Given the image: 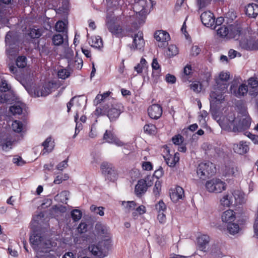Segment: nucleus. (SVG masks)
<instances>
[{
	"label": "nucleus",
	"mask_w": 258,
	"mask_h": 258,
	"mask_svg": "<svg viewBox=\"0 0 258 258\" xmlns=\"http://www.w3.org/2000/svg\"><path fill=\"white\" fill-rule=\"evenodd\" d=\"M216 119L223 130L233 132L248 129L251 122V118L245 109L237 114L234 112H228L225 115L216 117Z\"/></svg>",
	"instance_id": "1"
},
{
	"label": "nucleus",
	"mask_w": 258,
	"mask_h": 258,
	"mask_svg": "<svg viewBox=\"0 0 258 258\" xmlns=\"http://www.w3.org/2000/svg\"><path fill=\"white\" fill-rule=\"evenodd\" d=\"M30 241L32 247L36 252L37 258L45 256V254L41 253H47L52 251L53 248L56 246V243L46 239L45 237L38 233H33L31 235Z\"/></svg>",
	"instance_id": "2"
},
{
	"label": "nucleus",
	"mask_w": 258,
	"mask_h": 258,
	"mask_svg": "<svg viewBox=\"0 0 258 258\" xmlns=\"http://www.w3.org/2000/svg\"><path fill=\"white\" fill-rule=\"evenodd\" d=\"M230 74L227 72H222L219 75V77L216 79L217 85V88L211 92L210 97L211 98V104H215L217 102H220L224 98L223 94L225 93L228 85L227 82L229 79Z\"/></svg>",
	"instance_id": "3"
},
{
	"label": "nucleus",
	"mask_w": 258,
	"mask_h": 258,
	"mask_svg": "<svg viewBox=\"0 0 258 258\" xmlns=\"http://www.w3.org/2000/svg\"><path fill=\"white\" fill-rule=\"evenodd\" d=\"M239 44L246 50H253L258 49V31L245 33L244 35L241 31Z\"/></svg>",
	"instance_id": "4"
},
{
	"label": "nucleus",
	"mask_w": 258,
	"mask_h": 258,
	"mask_svg": "<svg viewBox=\"0 0 258 258\" xmlns=\"http://www.w3.org/2000/svg\"><path fill=\"white\" fill-rule=\"evenodd\" d=\"M217 33L220 37L222 38L239 39L241 35V29L235 25H223L217 29Z\"/></svg>",
	"instance_id": "5"
},
{
	"label": "nucleus",
	"mask_w": 258,
	"mask_h": 258,
	"mask_svg": "<svg viewBox=\"0 0 258 258\" xmlns=\"http://www.w3.org/2000/svg\"><path fill=\"white\" fill-rule=\"evenodd\" d=\"M226 183L219 178H214L208 180L205 184L210 192L221 193L226 189Z\"/></svg>",
	"instance_id": "6"
},
{
	"label": "nucleus",
	"mask_w": 258,
	"mask_h": 258,
	"mask_svg": "<svg viewBox=\"0 0 258 258\" xmlns=\"http://www.w3.org/2000/svg\"><path fill=\"white\" fill-rule=\"evenodd\" d=\"M197 172L201 179H204L216 173V168L210 162H202L199 164Z\"/></svg>",
	"instance_id": "7"
},
{
	"label": "nucleus",
	"mask_w": 258,
	"mask_h": 258,
	"mask_svg": "<svg viewBox=\"0 0 258 258\" xmlns=\"http://www.w3.org/2000/svg\"><path fill=\"white\" fill-rule=\"evenodd\" d=\"M56 85L51 82L45 84L42 87L35 88L33 90H28V93L34 97L46 96L54 91Z\"/></svg>",
	"instance_id": "8"
},
{
	"label": "nucleus",
	"mask_w": 258,
	"mask_h": 258,
	"mask_svg": "<svg viewBox=\"0 0 258 258\" xmlns=\"http://www.w3.org/2000/svg\"><path fill=\"white\" fill-rule=\"evenodd\" d=\"M6 52L10 57L15 56L18 52V48L17 47L14 38V33L9 32L6 36Z\"/></svg>",
	"instance_id": "9"
},
{
	"label": "nucleus",
	"mask_w": 258,
	"mask_h": 258,
	"mask_svg": "<svg viewBox=\"0 0 258 258\" xmlns=\"http://www.w3.org/2000/svg\"><path fill=\"white\" fill-rule=\"evenodd\" d=\"M106 24L108 31L116 37H120L123 36V31L121 27L115 22L114 18L106 17Z\"/></svg>",
	"instance_id": "10"
},
{
	"label": "nucleus",
	"mask_w": 258,
	"mask_h": 258,
	"mask_svg": "<svg viewBox=\"0 0 258 258\" xmlns=\"http://www.w3.org/2000/svg\"><path fill=\"white\" fill-rule=\"evenodd\" d=\"M102 172L106 175V178L110 181H114L117 178V173L113 165L107 162H103L101 165Z\"/></svg>",
	"instance_id": "11"
},
{
	"label": "nucleus",
	"mask_w": 258,
	"mask_h": 258,
	"mask_svg": "<svg viewBox=\"0 0 258 258\" xmlns=\"http://www.w3.org/2000/svg\"><path fill=\"white\" fill-rule=\"evenodd\" d=\"M152 179V176H147L145 179H142L139 180L135 187L136 195L139 196L146 192L147 187L152 185L153 183Z\"/></svg>",
	"instance_id": "12"
},
{
	"label": "nucleus",
	"mask_w": 258,
	"mask_h": 258,
	"mask_svg": "<svg viewBox=\"0 0 258 258\" xmlns=\"http://www.w3.org/2000/svg\"><path fill=\"white\" fill-rule=\"evenodd\" d=\"M11 0H0V23L6 24L9 21L8 16L10 14L9 7L6 6Z\"/></svg>",
	"instance_id": "13"
},
{
	"label": "nucleus",
	"mask_w": 258,
	"mask_h": 258,
	"mask_svg": "<svg viewBox=\"0 0 258 258\" xmlns=\"http://www.w3.org/2000/svg\"><path fill=\"white\" fill-rule=\"evenodd\" d=\"M154 38L158 42V46L164 47L170 39L169 34L165 31L158 30L154 34Z\"/></svg>",
	"instance_id": "14"
},
{
	"label": "nucleus",
	"mask_w": 258,
	"mask_h": 258,
	"mask_svg": "<svg viewBox=\"0 0 258 258\" xmlns=\"http://www.w3.org/2000/svg\"><path fill=\"white\" fill-rule=\"evenodd\" d=\"M133 39V43L131 48L134 50H141L145 45V41L143 39V34L142 32L138 31L132 35Z\"/></svg>",
	"instance_id": "15"
},
{
	"label": "nucleus",
	"mask_w": 258,
	"mask_h": 258,
	"mask_svg": "<svg viewBox=\"0 0 258 258\" xmlns=\"http://www.w3.org/2000/svg\"><path fill=\"white\" fill-rule=\"evenodd\" d=\"M103 140H105L106 142L114 144L117 147H122L125 145V144L120 140L111 131H106L103 135Z\"/></svg>",
	"instance_id": "16"
},
{
	"label": "nucleus",
	"mask_w": 258,
	"mask_h": 258,
	"mask_svg": "<svg viewBox=\"0 0 258 258\" xmlns=\"http://www.w3.org/2000/svg\"><path fill=\"white\" fill-rule=\"evenodd\" d=\"M201 19L203 24L212 29H215V17L213 13L210 11H206L203 13L201 15Z\"/></svg>",
	"instance_id": "17"
},
{
	"label": "nucleus",
	"mask_w": 258,
	"mask_h": 258,
	"mask_svg": "<svg viewBox=\"0 0 258 258\" xmlns=\"http://www.w3.org/2000/svg\"><path fill=\"white\" fill-rule=\"evenodd\" d=\"M224 174L229 177H237L241 175V169L233 164L228 165L225 167Z\"/></svg>",
	"instance_id": "18"
},
{
	"label": "nucleus",
	"mask_w": 258,
	"mask_h": 258,
	"mask_svg": "<svg viewBox=\"0 0 258 258\" xmlns=\"http://www.w3.org/2000/svg\"><path fill=\"white\" fill-rule=\"evenodd\" d=\"M170 197L173 202H177L179 200L184 197V191L183 189L179 186L171 189L170 190Z\"/></svg>",
	"instance_id": "19"
},
{
	"label": "nucleus",
	"mask_w": 258,
	"mask_h": 258,
	"mask_svg": "<svg viewBox=\"0 0 258 258\" xmlns=\"http://www.w3.org/2000/svg\"><path fill=\"white\" fill-rule=\"evenodd\" d=\"M234 198L233 192L227 191L220 199V205L224 207H229L233 204Z\"/></svg>",
	"instance_id": "20"
},
{
	"label": "nucleus",
	"mask_w": 258,
	"mask_h": 258,
	"mask_svg": "<svg viewBox=\"0 0 258 258\" xmlns=\"http://www.w3.org/2000/svg\"><path fill=\"white\" fill-rule=\"evenodd\" d=\"M148 112L151 118L157 119L162 114V108L159 104H152L148 108Z\"/></svg>",
	"instance_id": "21"
},
{
	"label": "nucleus",
	"mask_w": 258,
	"mask_h": 258,
	"mask_svg": "<svg viewBox=\"0 0 258 258\" xmlns=\"http://www.w3.org/2000/svg\"><path fill=\"white\" fill-rule=\"evenodd\" d=\"M210 241V237L206 234H202L197 239V244L199 249L203 251H207V246Z\"/></svg>",
	"instance_id": "22"
},
{
	"label": "nucleus",
	"mask_w": 258,
	"mask_h": 258,
	"mask_svg": "<svg viewBox=\"0 0 258 258\" xmlns=\"http://www.w3.org/2000/svg\"><path fill=\"white\" fill-rule=\"evenodd\" d=\"M230 91L231 94H233L238 98H240L245 96L248 92L247 85L244 84H241L236 89L234 85H231Z\"/></svg>",
	"instance_id": "23"
},
{
	"label": "nucleus",
	"mask_w": 258,
	"mask_h": 258,
	"mask_svg": "<svg viewBox=\"0 0 258 258\" xmlns=\"http://www.w3.org/2000/svg\"><path fill=\"white\" fill-rule=\"evenodd\" d=\"M100 246V244L98 245H91L89 247V249L92 254L99 258H103L107 255V252L105 247L102 248Z\"/></svg>",
	"instance_id": "24"
},
{
	"label": "nucleus",
	"mask_w": 258,
	"mask_h": 258,
	"mask_svg": "<svg viewBox=\"0 0 258 258\" xmlns=\"http://www.w3.org/2000/svg\"><path fill=\"white\" fill-rule=\"evenodd\" d=\"M233 149L235 153L240 155H243L248 151L249 145L246 142L240 141L239 143L234 144Z\"/></svg>",
	"instance_id": "25"
},
{
	"label": "nucleus",
	"mask_w": 258,
	"mask_h": 258,
	"mask_svg": "<svg viewBox=\"0 0 258 258\" xmlns=\"http://www.w3.org/2000/svg\"><path fill=\"white\" fill-rule=\"evenodd\" d=\"M42 146L43 147L41 153L44 155L49 153L53 150L54 147V142L51 137H49L42 143Z\"/></svg>",
	"instance_id": "26"
},
{
	"label": "nucleus",
	"mask_w": 258,
	"mask_h": 258,
	"mask_svg": "<svg viewBox=\"0 0 258 258\" xmlns=\"http://www.w3.org/2000/svg\"><path fill=\"white\" fill-rule=\"evenodd\" d=\"M146 3L144 1H140L133 5L134 11L140 16L143 17L145 15L147 11L146 9Z\"/></svg>",
	"instance_id": "27"
},
{
	"label": "nucleus",
	"mask_w": 258,
	"mask_h": 258,
	"mask_svg": "<svg viewBox=\"0 0 258 258\" xmlns=\"http://www.w3.org/2000/svg\"><path fill=\"white\" fill-rule=\"evenodd\" d=\"M235 218V213L234 211L230 209L224 212L221 216L222 221L228 224L233 223Z\"/></svg>",
	"instance_id": "28"
},
{
	"label": "nucleus",
	"mask_w": 258,
	"mask_h": 258,
	"mask_svg": "<svg viewBox=\"0 0 258 258\" xmlns=\"http://www.w3.org/2000/svg\"><path fill=\"white\" fill-rule=\"evenodd\" d=\"M246 14L250 17L255 18L258 15V5L250 4L246 8Z\"/></svg>",
	"instance_id": "29"
},
{
	"label": "nucleus",
	"mask_w": 258,
	"mask_h": 258,
	"mask_svg": "<svg viewBox=\"0 0 258 258\" xmlns=\"http://www.w3.org/2000/svg\"><path fill=\"white\" fill-rule=\"evenodd\" d=\"M26 105L23 103H18L10 107L9 110L13 115H19L23 113Z\"/></svg>",
	"instance_id": "30"
},
{
	"label": "nucleus",
	"mask_w": 258,
	"mask_h": 258,
	"mask_svg": "<svg viewBox=\"0 0 258 258\" xmlns=\"http://www.w3.org/2000/svg\"><path fill=\"white\" fill-rule=\"evenodd\" d=\"M89 44L93 47L100 48L103 47V41L99 36H94L88 39Z\"/></svg>",
	"instance_id": "31"
},
{
	"label": "nucleus",
	"mask_w": 258,
	"mask_h": 258,
	"mask_svg": "<svg viewBox=\"0 0 258 258\" xmlns=\"http://www.w3.org/2000/svg\"><path fill=\"white\" fill-rule=\"evenodd\" d=\"M233 195L234 197V202L235 204H242L245 202V196L242 192L235 190L233 192Z\"/></svg>",
	"instance_id": "32"
},
{
	"label": "nucleus",
	"mask_w": 258,
	"mask_h": 258,
	"mask_svg": "<svg viewBox=\"0 0 258 258\" xmlns=\"http://www.w3.org/2000/svg\"><path fill=\"white\" fill-rule=\"evenodd\" d=\"M179 160V154L176 153L174 155H170L167 159L166 162L167 165L171 167H173L175 166L176 164L178 162Z\"/></svg>",
	"instance_id": "33"
},
{
	"label": "nucleus",
	"mask_w": 258,
	"mask_h": 258,
	"mask_svg": "<svg viewBox=\"0 0 258 258\" xmlns=\"http://www.w3.org/2000/svg\"><path fill=\"white\" fill-rule=\"evenodd\" d=\"M69 192L67 190H64L55 196L54 199L56 201L62 203L67 204V201L69 198Z\"/></svg>",
	"instance_id": "34"
},
{
	"label": "nucleus",
	"mask_w": 258,
	"mask_h": 258,
	"mask_svg": "<svg viewBox=\"0 0 258 258\" xmlns=\"http://www.w3.org/2000/svg\"><path fill=\"white\" fill-rule=\"evenodd\" d=\"M248 84L249 87L254 89V93L251 94H258V79L256 78L251 77L248 80Z\"/></svg>",
	"instance_id": "35"
},
{
	"label": "nucleus",
	"mask_w": 258,
	"mask_h": 258,
	"mask_svg": "<svg viewBox=\"0 0 258 258\" xmlns=\"http://www.w3.org/2000/svg\"><path fill=\"white\" fill-rule=\"evenodd\" d=\"M120 114V111L115 107H111L107 111V116L111 121L117 118Z\"/></svg>",
	"instance_id": "36"
},
{
	"label": "nucleus",
	"mask_w": 258,
	"mask_h": 258,
	"mask_svg": "<svg viewBox=\"0 0 258 258\" xmlns=\"http://www.w3.org/2000/svg\"><path fill=\"white\" fill-rule=\"evenodd\" d=\"M96 228L99 233L105 237H109V228L105 225L102 224H97L96 226Z\"/></svg>",
	"instance_id": "37"
},
{
	"label": "nucleus",
	"mask_w": 258,
	"mask_h": 258,
	"mask_svg": "<svg viewBox=\"0 0 258 258\" xmlns=\"http://www.w3.org/2000/svg\"><path fill=\"white\" fill-rule=\"evenodd\" d=\"M152 68L153 69L152 75L156 78L161 72L160 66L156 58L153 59L152 63Z\"/></svg>",
	"instance_id": "38"
},
{
	"label": "nucleus",
	"mask_w": 258,
	"mask_h": 258,
	"mask_svg": "<svg viewBox=\"0 0 258 258\" xmlns=\"http://www.w3.org/2000/svg\"><path fill=\"white\" fill-rule=\"evenodd\" d=\"M122 206L125 212H130L135 209L137 205L134 201H123L122 202Z\"/></svg>",
	"instance_id": "39"
},
{
	"label": "nucleus",
	"mask_w": 258,
	"mask_h": 258,
	"mask_svg": "<svg viewBox=\"0 0 258 258\" xmlns=\"http://www.w3.org/2000/svg\"><path fill=\"white\" fill-rule=\"evenodd\" d=\"M166 53L169 57H172L178 54L179 50L175 45L171 44L168 46Z\"/></svg>",
	"instance_id": "40"
},
{
	"label": "nucleus",
	"mask_w": 258,
	"mask_h": 258,
	"mask_svg": "<svg viewBox=\"0 0 258 258\" xmlns=\"http://www.w3.org/2000/svg\"><path fill=\"white\" fill-rule=\"evenodd\" d=\"M12 128L14 132L21 133L23 132L24 125L21 121L16 120L13 122L12 124Z\"/></svg>",
	"instance_id": "41"
},
{
	"label": "nucleus",
	"mask_w": 258,
	"mask_h": 258,
	"mask_svg": "<svg viewBox=\"0 0 258 258\" xmlns=\"http://www.w3.org/2000/svg\"><path fill=\"white\" fill-rule=\"evenodd\" d=\"M227 230L232 235L238 233L240 230L239 225L235 223H232L227 225Z\"/></svg>",
	"instance_id": "42"
},
{
	"label": "nucleus",
	"mask_w": 258,
	"mask_h": 258,
	"mask_svg": "<svg viewBox=\"0 0 258 258\" xmlns=\"http://www.w3.org/2000/svg\"><path fill=\"white\" fill-rule=\"evenodd\" d=\"M84 102L83 98L73 97L70 102L67 104L68 111H70L71 107L76 103V105L77 106H81Z\"/></svg>",
	"instance_id": "43"
},
{
	"label": "nucleus",
	"mask_w": 258,
	"mask_h": 258,
	"mask_svg": "<svg viewBox=\"0 0 258 258\" xmlns=\"http://www.w3.org/2000/svg\"><path fill=\"white\" fill-rule=\"evenodd\" d=\"M67 21H59L56 22L55 28L56 31L59 32H64L67 29Z\"/></svg>",
	"instance_id": "44"
},
{
	"label": "nucleus",
	"mask_w": 258,
	"mask_h": 258,
	"mask_svg": "<svg viewBox=\"0 0 258 258\" xmlns=\"http://www.w3.org/2000/svg\"><path fill=\"white\" fill-rule=\"evenodd\" d=\"M146 212V207L143 205H141L137 208L135 211L133 212L132 215L134 219H136L138 215L144 214Z\"/></svg>",
	"instance_id": "45"
},
{
	"label": "nucleus",
	"mask_w": 258,
	"mask_h": 258,
	"mask_svg": "<svg viewBox=\"0 0 258 258\" xmlns=\"http://www.w3.org/2000/svg\"><path fill=\"white\" fill-rule=\"evenodd\" d=\"M42 30L41 29L34 27L30 29L29 35L33 38H39L42 35Z\"/></svg>",
	"instance_id": "46"
},
{
	"label": "nucleus",
	"mask_w": 258,
	"mask_h": 258,
	"mask_svg": "<svg viewBox=\"0 0 258 258\" xmlns=\"http://www.w3.org/2000/svg\"><path fill=\"white\" fill-rule=\"evenodd\" d=\"M144 131L150 135H154L157 132V128L153 124H146L144 127Z\"/></svg>",
	"instance_id": "47"
},
{
	"label": "nucleus",
	"mask_w": 258,
	"mask_h": 258,
	"mask_svg": "<svg viewBox=\"0 0 258 258\" xmlns=\"http://www.w3.org/2000/svg\"><path fill=\"white\" fill-rule=\"evenodd\" d=\"M69 176L67 174H61L56 176L53 183L54 184H60L63 181L67 180L69 179Z\"/></svg>",
	"instance_id": "48"
},
{
	"label": "nucleus",
	"mask_w": 258,
	"mask_h": 258,
	"mask_svg": "<svg viewBox=\"0 0 258 258\" xmlns=\"http://www.w3.org/2000/svg\"><path fill=\"white\" fill-rule=\"evenodd\" d=\"M52 42L54 45H60L63 42V38L60 34H55L52 37Z\"/></svg>",
	"instance_id": "49"
},
{
	"label": "nucleus",
	"mask_w": 258,
	"mask_h": 258,
	"mask_svg": "<svg viewBox=\"0 0 258 258\" xmlns=\"http://www.w3.org/2000/svg\"><path fill=\"white\" fill-rule=\"evenodd\" d=\"M90 209L91 212H93L101 216H103L104 215V208L102 207H97L95 205H92Z\"/></svg>",
	"instance_id": "50"
},
{
	"label": "nucleus",
	"mask_w": 258,
	"mask_h": 258,
	"mask_svg": "<svg viewBox=\"0 0 258 258\" xmlns=\"http://www.w3.org/2000/svg\"><path fill=\"white\" fill-rule=\"evenodd\" d=\"M82 213L79 210H74L71 212V216L74 221H79L82 217Z\"/></svg>",
	"instance_id": "51"
},
{
	"label": "nucleus",
	"mask_w": 258,
	"mask_h": 258,
	"mask_svg": "<svg viewBox=\"0 0 258 258\" xmlns=\"http://www.w3.org/2000/svg\"><path fill=\"white\" fill-rule=\"evenodd\" d=\"M16 64L20 68H24L26 66V58L25 56H19L16 60Z\"/></svg>",
	"instance_id": "52"
},
{
	"label": "nucleus",
	"mask_w": 258,
	"mask_h": 258,
	"mask_svg": "<svg viewBox=\"0 0 258 258\" xmlns=\"http://www.w3.org/2000/svg\"><path fill=\"white\" fill-rule=\"evenodd\" d=\"M97 128L95 123L91 125L90 132L88 133V137L91 139H94L97 136Z\"/></svg>",
	"instance_id": "53"
},
{
	"label": "nucleus",
	"mask_w": 258,
	"mask_h": 258,
	"mask_svg": "<svg viewBox=\"0 0 258 258\" xmlns=\"http://www.w3.org/2000/svg\"><path fill=\"white\" fill-rule=\"evenodd\" d=\"M58 77L61 79H66L70 75V73L67 69H60L57 73Z\"/></svg>",
	"instance_id": "54"
},
{
	"label": "nucleus",
	"mask_w": 258,
	"mask_h": 258,
	"mask_svg": "<svg viewBox=\"0 0 258 258\" xmlns=\"http://www.w3.org/2000/svg\"><path fill=\"white\" fill-rule=\"evenodd\" d=\"M190 88L196 93L200 92L202 90V85L200 82L195 81L190 84Z\"/></svg>",
	"instance_id": "55"
},
{
	"label": "nucleus",
	"mask_w": 258,
	"mask_h": 258,
	"mask_svg": "<svg viewBox=\"0 0 258 258\" xmlns=\"http://www.w3.org/2000/svg\"><path fill=\"white\" fill-rule=\"evenodd\" d=\"M156 209L159 212H165L166 210V206L162 201H160L156 205Z\"/></svg>",
	"instance_id": "56"
},
{
	"label": "nucleus",
	"mask_w": 258,
	"mask_h": 258,
	"mask_svg": "<svg viewBox=\"0 0 258 258\" xmlns=\"http://www.w3.org/2000/svg\"><path fill=\"white\" fill-rule=\"evenodd\" d=\"M11 94L10 93H3L0 96V102L2 103H7L11 100Z\"/></svg>",
	"instance_id": "57"
},
{
	"label": "nucleus",
	"mask_w": 258,
	"mask_h": 258,
	"mask_svg": "<svg viewBox=\"0 0 258 258\" xmlns=\"http://www.w3.org/2000/svg\"><path fill=\"white\" fill-rule=\"evenodd\" d=\"M10 89V86L8 84L6 80H2L0 85V92H6Z\"/></svg>",
	"instance_id": "58"
},
{
	"label": "nucleus",
	"mask_w": 258,
	"mask_h": 258,
	"mask_svg": "<svg viewBox=\"0 0 258 258\" xmlns=\"http://www.w3.org/2000/svg\"><path fill=\"white\" fill-rule=\"evenodd\" d=\"M212 0H197V5L199 9H202L208 6Z\"/></svg>",
	"instance_id": "59"
},
{
	"label": "nucleus",
	"mask_w": 258,
	"mask_h": 258,
	"mask_svg": "<svg viewBox=\"0 0 258 258\" xmlns=\"http://www.w3.org/2000/svg\"><path fill=\"white\" fill-rule=\"evenodd\" d=\"M210 251L211 254L213 255L219 254L220 252V250L219 246L216 244H213L211 245Z\"/></svg>",
	"instance_id": "60"
},
{
	"label": "nucleus",
	"mask_w": 258,
	"mask_h": 258,
	"mask_svg": "<svg viewBox=\"0 0 258 258\" xmlns=\"http://www.w3.org/2000/svg\"><path fill=\"white\" fill-rule=\"evenodd\" d=\"M74 67L78 69H80L83 66V60L81 58L79 57L77 55L75 57Z\"/></svg>",
	"instance_id": "61"
},
{
	"label": "nucleus",
	"mask_w": 258,
	"mask_h": 258,
	"mask_svg": "<svg viewBox=\"0 0 258 258\" xmlns=\"http://www.w3.org/2000/svg\"><path fill=\"white\" fill-rule=\"evenodd\" d=\"M13 162L17 166H22L25 164V162L22 158L18 156H16L13 158Z\"/></svg>",
	"instance_id": "62"
},
{
	"label": "nucleus",
	"mask_w": 258,
	"mask_h": 258,
	"mask_svg": "<svg viewBox=\"0 0 258 258\" xmlns=\"http://www.w3.org/2000/svg\"><path fill=\"white\" fill-rule=\"evenodd\" d=\"M228 56L230 58L232 59L237 56H241V54L234 49H230L228 52Z\"/></svg>",
	"instance_id": "63"
},
{
	"label": "nucleus",
	"mask_w": 258,
	"mask_h": 258,
	"mask_svg": "<svg viewBox=\"0 0 258 258\" xmlns=\"http://www.w3.org/2000/svg\"><path fill=\"white\" fill-rule=\"evenodd\" d=\"M246 135L255 144H258V136L253 135L250 133H246Z\"/></svg>",
	"instance_id": "64"
}]
</instances>
